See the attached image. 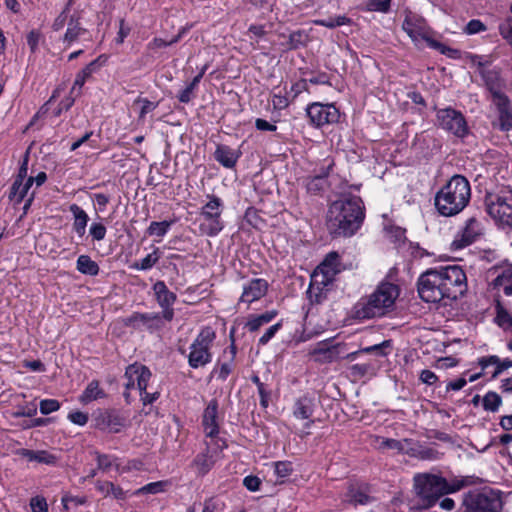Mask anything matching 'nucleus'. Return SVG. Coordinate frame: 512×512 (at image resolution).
Segmentation results:
<instances>
[{
	"label": "nucleus",
	"instance_id": "1",
	"mask_svg": "<svg viewBox=\"0 0 512 512\" xmlns=\"http://www.w3.org/2000/svg\"><path fill=\"white\" fill-rule=\"evenodd\" d=\"M365 218L360 197L349 196L334 201L327 212L326 226L333 237H350L362 225Z\"/></svg>",
	"mask_w": 512,
	"mask_h": 512
},
{
	"label": "nucleus",
	"instance_id": "2",
	"mask_svg": "<svg viewBox=\"0 0 512 512\" xmlns=\"http://www.w3.org/2000/svg\"><path fill=\"white\" fill-rule=\"evenodd\" d=\"M473 483L472 476L455 478L451 482L433 474H417L414 477L416 494L421 498L425 508L432 507L441 496L460 491Z\"/></svg>",
	"mask_w": 512,
	"mask_h": 512
},
{
	"label": "nucleus",
	"instance_id": "3",
	"mask_svg": "<svg viewBox=\"0 0 512 512\" xmlns=\"http://www.w3.org/2000/svg\"><path fill=\"white\" fill-rule=\"evenodd\" d=\"M471 187L466 177L456 174L436 193L435 207L440 215L459 214L469 203Z\"/></svg>",
	"mask_w": 512,
	"mask_h": 512
},
{
	"label": "nucleus",
	"instance_id": "4",
	"mask_svg": "<svg viewBox=\"0 0 512 512\" xmlns=\"http://www.w3.org/2000/svg\"><path fill=\"white\" fill-rule=\"evenodd\" d=\"M398 296L399 287L397 285L382 282L373 293L362 297L354 305V317L360 320L382 317L392 310Z\"/></svg>",
	"mask_w": 512,
	"mask_h": 512
},
{
	"label": "nucleus",
	"instance_id": "5",
	"mask_svg": "<svg viewBox=\"0 0 512 512\" xmlns=\"http://www.w3.org/2000/svg\"><path fill=\"white\" fill-rule=\"evenodd\" d=\"M389 346V341H383L381 344L362 348L358 351L346 353V345L334 342L333 339H327L318 342L310 352L316 362L331 363L343 357L353 361L360 354H376L377 356H385L384 348Z\"/></svg>",
	"mask_w": 512,
	"mask_h": 512
},
{
	"label": "nucleus",
	"instance_id": "6",
	"mask_svg": "<svg viewBox=\"0 0 512 512\" xmlns=\"http://www.w3.org/2000/svg\"><path fill=\"white\" fill-rule=\"evenodd\" d=\"M502 508L501 492L491 488H483L465 493L458 512H501Z\"/></svg>",
	"mask_w": 512,
	"mask_h": 512
},
{
	"label": "nucleus",
	"instance_id": "7",
	"mask_svg": "<svg viewBox=\"0 0 512 512\" xmlns=\"http://www.w3.org/2000/svg\"><path fill=\"white\" fill-rule=\"evenodd\" d=\"M484 201L486 212L498 226L512 227V189L509 186L486 193Z\"/></svg>",
	"mask_w": 512,
	"mask_h": 512
},
{
	"label": "nucleus",
	"instance_id": "8",
	"mask_svg": "<svg viewBox=\"0 0 512 512\" xmlns=\"http://www.w3.org/2000/svg\"><path fill=\"white\" fill-rule=\"evenodd\" d=\"M208 202L201 208L200 216L203 221L199 225L200 232L209 237L217 236L224 228L221 215L224 203L216 195H207Z\"/></svg>",
	"mask_w": 512,
	"mask_h": 512
},
{
	"label": "nucleus",
	"instance_id": "9",
	"mask_svg": "<svg viewBox=\"0 0 512 512\" xmlns=\"http://www.w3.org/2000/svg\"><path fill=\"white\" fill-rule=\"evenodd\" d=\"M216 334L210 327L201 329L197 337L190 345V352L187 356L191 368L204 367L212 361L211 347Z\"/></svg>",
	"mask_w": 512,
	"mask_h": 512
},
{
	"label": "nucleus",
	"instance_id": "10",
	"mask_svg": "<svg viewBox=\"0 0 512 512\" xmlns=\"http://www.w3.org/2000/svg\"><path fill=\"white\" fill-rule=\"evenodd\" d=\"M441 277V285L446 292L447 300H456L467 290V278L464 270L458 265L437 268Z\"/></svg>",
	"mask_w": 512,
	"mask_h": 512
},
{
	"label": "nucleus",
	"instance_id": "11",
	"mask_svg": "<svg viewBox=\"0 0 512 512\" xmlns=\"http://www.w3.org/2000/svg\"><path fill=\"white\" fill-rule=\"evenodd\" d=\"M418 294L423 301L428 303H438L447 300L437 268L429 269L419 277ZM444 305H447V302H444Z\"/></svg>",
	"mask_w": 512,
	"mask_h": 512
},
{
	"label": "nucleus",
	"instance_id": "12",
	"mask_svg": "<svg viewBox=\"0 0 512 512\" xmlns=\"http://www.w3.org/2000/svg\"><path fill=\"white\" fill-rule=\"evenodd\" d=\"M225 448L227 444L223 438H217L215 442L206 441L205 449L195 456L191 467L198 476L206 475L220 459V454Z\"/></svg>",
	"mask_w": 512,
	"mask_h": 512
},
{
	"label": "nucleus",
	"instance_id": "13",
	"mask_svg": "<svg viewBox=\"0 0 512 512\" xmlns=\"http://www.w3.org/2000/svg\"><path fill=\"white\" fill-rule=\"evenodd\" d=\"M436 120L441 129L456 137L463 138L469 132L467 121L463 113L452 107L438 109L436 112Z\"/></svg>",
	"mask_w": 512,
	"mask_h": 512
},
{
	"label": "nucleus",
	"instance_id": "14",
	"mask_svg": "<svg viewBox=\"0 0 512 512\" xmlns=\"http://www.w3.org/2000/svg\"><path fill=\"white\" fill-rule=\"evenodd\" d=\"M165 321V318L160 313L141 312H133L122 320L125 327L137 331H147L151 334L162 330L165 326Z\"/></svg>",
	"mask_w": 512,
	"mask_h": 512
},
{
	"label": "nucleus",
	"instance_id": "15",
	"mask_svg": "<svg viewBox=\"0 0 512 512\" xmlns=\"http://www.w3.org/2000/svg\"><path fill=\"white\" fill-rule=\"evenodd\" d=\"M306 114L315 127L334 124L339 121L340 112L333 104L314 102L307 106Z\"/></svg>",
	"mask_w": 512,
	"mask_h": 512
},
{
	"label": "nucleus",
	"instance_id": "16",
	"mask_svg": "<svg viewBox=\"0 0 512 512\" xmlns=\"http://www.w3.org/2000/svg\"><path fill=\"white\" fill-rule=\"evenodd\" d=\"M95 422L98 429L110 433L121 432L129 423L128 415L117 409L100 411L95 417Z\"/></svg>",
	"mask_w": 512,
	"mask_h": 512
},
{
	"label": "nucleus",
	"instance_id": "17",
	"mask_svg": "<svg viewBox=\"0 0 512 512\" xmlns=\"http://www.w3.org/2000/svg\"><path fill=\"white\" fill-rule=\"evenodd\" d=\"M483 227L480 221L471 217L467 219L463 229L455 236L451 246L454 250L463 249L476 242L482 235Z\"/></svg>",
	"mask_w": 512,
	"mask_h": 512
},
{
	"label": "nucleus",
	"instance_id": "18",
	"mask_svg": "<svg viewBox=\"0 0 512 512\" xmlns=\"http://www.w3.org/2000/svg\"><path fill=\"white\" fill-rule=\"evenodd\" d=\"M153 291L158 305L162 308V315L170 322L174 318L173 304L177 300L174 292L170 291L164 281H157L153 285Z\"/></svg>",
	"mask_w": 512,
	"mask_h": 512
},
{
	"label": "nucleus",
	"instance_id": "19",
	"mask_svg": "<svg viewBox=\"0 0 512 512\" xmlns=\"http://www.w3.org/2000/svg\"><path fill=\"white\" fill-rule=\"evenodd\" d=\"M490 273L495 276L491 283L493 288L505 296H512V264L494 266Z\"/></svg>",
	"mask_w": 512,
	"mask_h": 512
},
{
	"label": "nucleus",
	"instance_id": "20",
	"mask_svg": "<svg viewBox=\"0 0 512 512\" xmlns=\"http://www.w3.org/2000/svg\"><path fill=\"white\" fill-rule=\"evenodd\" d=\"M202 426L205 436L210 438V441L215 442L219 434L218 423V402L211 400L205 408L202 415Z\"/></svg>",
	"mask_w": 512,
	"mask_h": 512
},
{
	"label": "nucleus",
	"instance_id": "21",
	"mask_svg": "<svg viewBox=\"0 0 512 512\" xmlns=\"http://www.w3.org/2000/svg\"><path fill=\"white\" fill-rule=\"evenodd\" d=\"M492 103L496 107L498 117L497 126L501 131H510L512 129V103L505 96H497V99H493Z\"/></svg>",
	"mask_w": 512,
	"mask_h": 512
},
{
	"label": "nucleus",
	"instance_id": "22",
	"mask_svg": "<svg viewBox=\"0 0 512 512\" xmlns=\"http://www.w3.org/2000/svg\"><path fill=\"white\" fill-rule=\"evenodd\" d=\"M426 22L425 19L409 10L405 12V18L402 23V29L413 40L417 41L419 38L424 40L428 37L425 33Z\"/></svg>",
	"mask_w": 512,
	"mask_h": 512
},
{
	"label": "nucleus",
	"instance_id": "23",
	"mask_svg": "<svg viewBox=\"0 0 512 512\" xmlns=\"http://www.w3.org/2000/svg\"><path fill=\"white\" fill-rule=\"evenodd\" d=\"M268 286V282L265 279H252L247 285H244L239 302L249 305L261 299L267 293Z\"/></svg>",
	"mask_w": 512,
	"mask_h": 512
},
{
	"label": "nucleus",
	"instance_id": "24",
	"mask_svg": "<svg viewBox=\"0 0 512 512\" xmlns=\"http://www.w3.org/2000/svg\"><path fill=\"white\" fill-rule=\"evenodd\" d=\"M125 378H133L137 381V388L141 393L147 391L149 380L152 376L150 369L142 364L134 363L126 368Z\"/></svg>",
	"mask_w": 512,
	"mask_h": 512
},
{
	"label": "nucleus",
	"instance_id": "25",
	"mask_svg": "<svg viewBox=\"0 0 512 512\" xmlns=\"http://www.w3.org/2000/svg\"><path fill=\"white\" fill-rule=\"evenodd\" d=\"M107 61V57L105 55H100L95 60L91 61L88 65H86L82 70H80L75 77L73 87L71 89V94L75 93L76 89L78 92L81 90L87 79L97 72L101 66H103Z\"/></svg>",
	"mask_w": 512,
	"mask_h": 512
},
{
	"label": "nucleus",
	"instance_id": "26",
	"mask_svg": "<svg viewBox=\"0 0 512 512\" xmlns=\"http://www.w3.org/2000/svg\"><path fill=\"white\" fill-rule=\"evenodd\" d=\"M240 156L241 151L232 149L224 144H218L214 152V159L228 169H232L236 166Z\"/></svg>",
	"mask_w": 512,
	"mask_h": 512
},
{
	"label": "nucleus",
	"instance_id": "27",
	"mask_svg": "<svg viewBox=\"0 0 512 512\" xmlns=\"http://www.w3.org/2000/svg\"><path fill=\"white\" fill-rule=\"evenodd\" d=\"M236 353L237 348L234 344V340H232L231 345L223 353L224 361L219 364V368H214L212 374H217L218 378L223 381L226 380L230 373L233 371V363L236 357Z\"/></svg>",
	"mask_w": 512,
	"mask_h": 512
},
{
	"label": "nucleus",
	"instance_id": "28",
	"mask_svg": "<svg viewBox=\"0 0 512 512\" xmlns=\"http://www.w3.org/2000/svg\"><path fill=\"white\" fill-rule=\"evenodd\" d=\"M17 455L26 458L30 462H37L46 465H55L57 457L45 450H30L21 448L17 450Z\"/></svg>",
	"mask_w": 512,
	"mask_h": 512
},
{
	"label": "nucleus",
	"instance_id": "29",
	"mask_svg": "<svg viewBox=\"0 0 512 512\" xmlns=\"http://www.w3.org/2000/svg\"><path fill=\"white\" fill-rule=\"evenodd\" d=\"M478 364L482 370H485L490 365H494L495 369L491 375V378L496 379L504 370L512 367V360L508 358L501 360L498 356L491 355L479 358Z\"/></svg>",
	"mask_w": 512,
	"mask_h": 512
},
{
	"label": "nucleus",
	"instance_id": "30",
	"mask_svg": "<svg viewBox=\"0 0 512 512\" xmlns=\"http://www.w3.org/2000/svg\"><path fill=\"white\" fill-rule=\"evenodd\" d=\"M69 211L73 215L72 228L78 237L82 238L86 233L89 216L84 209L75 203L69 206Z\"/></svg>",
	"mask_w": 512,
	"mask_h": 512
},
{
	"label": "nucleus",
	"instance_id": "31",
	"mask_svg": "<svg viewBox=\"0 0 512 512\" xmlns=\"http://www.w3.org/2000/svg\"><path fill=\"white\" fill-rule=\"evenodd\" d=\"M81 15L74 13L70 16L67 23V30L64 34L63 41L68 45L72 44L80 38L81 35L86 33V29L81 26Z\"/></svg>",
	"mask_w": 512,
	"mask_h": 512
},
{
	"label": "nucleus",
	"instance_id": "32",
	"mask_svg": "<svg viewBox=\"0 0 512 512\" xmlns=\"http://www.w3.org/2000/svg\"><path fill=\"white\" fill-rule=\"evenodd\" d=\"M481 75L486 88L491 94V101H493V99H497V96H505L501 90V80L497 71L482 70Z\"/></svg>",
	"mask_w": 512,
	"mask_h": 512
},
{
	"label": "nucleus",
	"instance_id": "33",
	"mask_svg": "<svg viewBox=\"0 0 512 512\" xmlns=\"http://www.w3.org/2000/svg\"><path fill=\"white\" fill-rule=\"evenodd\" d=\"M331 170V164L325 169V172L317 173L314 176L308 177L304 180V185L309 194L317 195L323 192L327 186V180Z\"/></svg>",
	"mask_w": 512,
	"mask_h": 512
},
{
	"label": "nucleus",
	"instance_id": "34",
	"mask_svg": "<svg viewBox=\"0 0 512 512\" xmlns=\"http://www.w3.org/2000/svg\"><path fill=\"white\" fill-rule=\"evenodd\" d=\"M318 269L327 279L332 278L340 272V256L337 252L332 251L326 255Z\"/></svg>",
	"mask_w": 512,
	"mask_h": 512
},
{
	"label": "nucleus",
	"instance_id": "35",
	"mask_svg": "<svg viewBox=\"0 0 512 512\" xmlns=\"http://www.w3.org/2000/svg\"><path fill=\"white\" fill-rule=\"evenodd\" d=\"M380 364L377 360H368L363 363L353 364L349 370L350 374L356 378H362L365 376H374L379 369Z\"/></svg>",
	"mask_w": 512,
	"mask_h": 512
},
{
	"label": "nucleus",
	"instance_id": "36",
	"mask_svg": "<svg viewBox=\"0 0 512 512\" xmlns=\"http://www.w3.org/2000/svg\"><path fill=\"white\" fill-rule=\"evenodd\" d=\"M314 410V402L308 396H302L294 404L293 414L298 419H309Z\"/></svg>",
	"mask_w": 512,
	"mask_h": 512
},
{
	"label": "nucleus",
	"instance_id": "37",
	"mask_svg": "<svg viewBox=\"0 0 512 512\" xmlns=\"http://www.w3.org/2000/svg\"><path fill=\"white\" fill-rule=\"evenodd\" d=\"M95 487L104 497L112 495L117 500H124L126 498V493L123 489L110 481H97Z\"/></svg>",
	"mask_w": 512,
	"mask_h": 512
},
{
	"label": "nucleus",
	"instance_id": "38",
	"mask_svg": "<svg viewBox=\"0 0 512 512\" xmlns=\"http://www.w3.org/2000/svg\"><path fill=\"white\" fill-rule=\"evenodd\" d=\"M495 310V322L497 325L512 333V315L504 308L499 300H496Z\"/></svg>",
	"mask_w": 512,
	"mask_h": 512
},
{
	"label": "nucleus",
	"instance_id": "39",
	"mask_svg": "<svg viewBox=\"0 0 512 512\" xmlns=\"http://www.w3.org/2000/svg\"><path fill=\"white\" fill-rule=\"evenodd\" d=\"M77 270L85 275L96 276L99 273L98 264L88 255H80L77 259Z\"/></svg>",
	"mask_w": 512,
	"mask_h": 512
},
{
	"label": "nucleus",
	"instance_id": "40",
	"mask_svg": "<svg viewBox=\"0 0 512 512\" xmlns=\"http://www.w3.org/2000/svg\"><path fill=\"white\" fill-rule=\"evenodd\" d=\"M277 316L276 310L266 311L265 313L257 316H252L247 324L246 327L250 332L257 331L261 326L271 322L275 317Z\"/></svg>",
	"mask_w": 512,
	"mask_h": 512
},
{
	"label": "nucleus",
	"instance_id": "41",
	"mask_svg": "<svg viewBox=\"0 0 512 512\" xmlns=\"http://www.w3.org/2000/svg\"><path fill=\"white\" fill-rule=\"evenodd\" d=\"M317 26H323L329 29H334L343 25H350L352 20L345 15H337L334 17H328L325 19H316L313 21Z\"/></svg>",
	"mask_w": 512,
	"mask_h": 512
},
{
	"label": "nucleus",
	"instance_id": "42",
	"mask_svg": "<svg viewBox=\"0 0 512 512\" xmlns=\"http://www.w3.org/2000/svg\"><path fill=\"white\" fill-rule=\"evenodd\" d=\"M169 486V481L161 480L148 483L134 491L133 495L139 496L144 494H159L165 492Z\"/></svg>",
	"mask_w": 512,
	"mask_h": 512
},
{
	"label": "nucleus",
	"instance_id": "43",
	"mask_svg": "<svg viewBox=\"0 0 512 512\" xmlns=\"http://www.w3.org/2000/svg\"><path fill=\"white\" fill-rule=\"evenodd\" d=\"M160 259L159 248H155L152 253L148 254L146 257L137 261L131 265V268L136 270H149L151 269Z\"/></svg>",
	"mask_w": 512,
	"mask_h": 512
},
{
	"label": "nucleus",
	"instance_id": "44",
	"mask_svg": "<svg viewBox=\"0 0 512 512\" xmlns=\"http://www.w3.org/2000/svg\"><path fill=\"white\" fill-rule=\"evenodd\" d=\"M501 404V396L494 391L487 392L482 399V406L485 411L497 412Z\"/></svg>",
	"mask_w": 512,
	"mask_h": 512
},
{
	"label": "nucleus",
	"instance_id": "45",
	"mask_svg": "<svg viewBox=\"0 0 512 512\" xmlns=\"http://www.w3.org/2000/svg\"><path fill=\"white\" fill-rule=\"evenodd\" d=\"M424 40L430 48L439 51L443 55H446L453 59L459 57L460 52L457 49L450 48V47L446 46L445 44H443L429 36L424 37Z\"/></svg>",
	"mask_w": 512,
	"mask_h": 512
},
{
	"label": "nucleus",
	"instance_id": "46",
	"mask_svg": "<svg viewBox=\"0 0 512 512\" xmlns=\"http://www.w3.org/2000/svg\"><path fill=\"white\" fill-rule=\"evenodd\" d=\"M172 224H173V221H167V220H164L161 222L152 221L150 223V225L148 226L146 233L149 236H157V237L162 238L167 234V232L169 231Z\"/></svg>",
	"mask_w": 512,
	"mask_h": 512
},
{
	"label": "nucleus",
	"instance_id": "47",
	"mask_svg": "<svg viewBox=\"0 0 512 512\" xmlns=\"http://www.w3.org/2000/svg\"><path fill=\"white\" fill-rule=\"evenodd\" d=\"M104 396V392L99 388V382L96 380L91 381L84 390L81 400L83 402H91Z\"/></svg>",
	"mask_w": 512,
	"mask_h": 512
},
{
	"label": "nucleus",
	"instance_id": "48",
	"mask_svg": "<svg viewBox=\"0 0 512 512\" xmlns=\"http://www.w3.org/2000/svg\"><path fill=\"white\" fill-rule=\"evenodd\" d=\"M308 41V35L303 30H297L289 35L288 46L289 49L295 50L301 46H305Z\"/></svg>",
	"mask_w": 512,
	"mask_h": 512
},
{
	"label": "nucleus",
	"instance_id": "49",
	"mask_svg": "<svg viewBox=\"0 0 512 512\" xmlns=\"http://www.w3.org/2000/svg\"><path fill=\"white\" fill-rule=\"evenodd\" d=\"M391 2L392 0H368L366 6L368 11L388 13Z\"/></svg>",
	"mask_w": 512,
	"mask_h": 512
},
{
	"label": "nucleus",
	"instance_id": "50",
	"mask_svg": "<svg viewBox=\"0 0 512 512\" xmlns=\"http://www.w3.org/2000/svg\"><path fill=\"white\" fill-rule=\"evenodd\" d=\"M372 498L362 490H350L349 502L354 505H366L370 503Z\"/></svg>",
	"mask_w": 512,
	"mask_h": 512
},
{
	"label": "nucleus",
	"instance_id": "51",
	"mask_svg": "<svg viewBox=\"0 0 512 512\" xmlns=\"http://www.w3.org/2000/svg\"><path fill=\"white\" fill-rule=\"evenodd\" d=\"M142 103V107L138 116L139 120H144L145 116L149 113L155 110L158 106V102L154 103L146 98L138 97L134 104Z\"/></svg>",
	"mask_w": 512,
	"mask_h": 512
},
{
	"label": "nucleus",
	"instance_id": "52",
	"mask_svg": "<svg viewBox=\"0 0 512 512\" xmlns=\"http://www.w3.org/2000/svg\"><path fill=\"white\" fill-rule=\"evenodd\" d=\"M96 460H97V468L102 470L103 472H107L113 466L116 458H114L113 456L108 455V454H101V453L97 452Z\"/></svg>",
	"mask_w": 512,
	"mask_h": 512
},
{
	"label": "nucleus",
	"instance_id": "53",
	"mask_svg": "<svg viewBox=\"0 0 512 512\" xmlns=\"http://www.w3.org/2000/svg\"><path fill=\"white\" fill-rule=\"evenodd\" d=\"M275 474L279 478H286L293 472V466L290 461H278L274 463Z\"/></svg>",
	"mask_w": 512,
	"mask_h": 512
},
{
	"label": "nucleus",
	"instance_id": "54",
	"mask_svg": "<svg viewBox=\"0 0 512 512\" xmlns=\"http://www.w3.org/2000/svg\"><path fill=\"white\" fill-rule=\"evenodd\" d=\"M27 194V187L23 186V181L15 179L11 187L10 196L15 198L17 202H21Z\"/></svg>",
	"mask_w": 512,
	"mask_h": 512
},
{
	"label": "nucleus",
	"instance_id": "55",
	"mask_svg": "<svg viewBox=\"0 0 512 512\" xmlns=\"http://www.w3.org/2000/svg\"><path fill=\"white\" fill-rule=\"evenodd\" d=\"M60 403L56 399H44L40 401L39 409L41 414L48 415L59 410Z\"/></svg>",
	"mask_w": 512,
	"mask_h": 512
},
{
	"label": "nucleus",
	"instance_id": "56",
	"mask_svg": "<svg viewBox=\"0 0 512 512\" xmlns=\"http://www.w3.org/2000/svg\"><path fill=\"white\" fill-rule=\"evenodd\" d=\"M107 229L100 222H93L89 228V234L93 240L101 241L106 236Z\"/></svg>",
	"mask_w": 512,
	"mask_h": 512
},
{
	"label": "nucleus",
	"instance_id": "57",
	"mask_svg": "<svg viewBox=\"0 0 512 512\" xmlns=\"http://www.w3.org/2000/svg\"><path fill=\"white\" fill-rule=\"evenodd\" d=\"M73 1L74 0H69L68 3L66 4V7L65 9L56 17V19L54 20L53 24H52V29L54 31H59L61 30L65 23H66V20H67V15H66V12L70 9V7L72 6L73 4Z\"/></svg>",
	"mask_w": 512,
	"mask_h": 512
},
{
	"label": "nucleus",
	"instance_id": "58",
	"mask_svg": "<svg viewBox=\"0 0 512 512\" xmlns=\"http://www.w3.org/2000/svg\"><path fill=\"white\" fill-rule=\"evenodd\" d=\"M486 29L487 28L482 21H480L478 19H472L467 23L464 31H465V33H467L469 35H473V34H477V33L486 31Z\"/></svg>",
	"mask_w": 512,
	"mask_h": 512
},
{
	"label": "nucleus",
	"instance_id": "59",
	"mask_svg": "<svg viewBox=\"0 0 512 512\" xmlns=\"http://www.w3.org/2000/svg\"><path fill=\"white\" fill-rule=\"evenodd\" d=\"M180 36L174 37L171 41H165L162 38H154L151 42L148 43L147 47L150 50H156L164 47H168L173 45L179 41Z\"/></svg>",
	"mask_w": 512,
	"mask_h": 512
},
{
	"label": "nucleus",
	"instance_id": "60",
	"mask_svg": "<svg viewBox=\"0 0 512 512\" xmlns=\"http://www.w3.org/2000/svg\"><path fill=\"white\" fill-rule=\"evenodd\" d=\"M32 512H48V505L44 497L36 496L30 500Z\"/></svg>",
	"mask_w": 512,
	"mask_h": 512
},
{
	"label": "nucleus",
	"instance_id": "61",
	"mask_svg": "<svg viewBox=\"0 0 512 512\" xmlns=\"http://www.w3.org/2000/svg\"><path fill=\"white\" fill-rule=\"evenodd\" d=\"M281 328V323H276L270 326L266 332L259 338L260 345H266L276 334V332Z\"/></svg>",
	"mask_w": 512,
	"mask_h": 512
},
{
	"label": "nucleus",
	"instance_id": "62",
	"mask_svg": "<svg viewBox=\"0 0 512 512\" xmlns=\"http://www.w3.org/2000/svg\"><path fill=\"white\" fill-rule=\"evenodd\" d=\"M243 485L252 492L258 491L261 486V480L257 476L249 475L243 480Z\"/></svg>",
	"mask_w": 512,
	"mask_h": 512
},
{
	"label": "nucleus",
	"instance_id": "63",
	"mask_svg": "<svg viewBox=\"0 0 512 512\" xmlns=\"http://www.w3.org/2000/svg\"><path fill=\"white\" fill-rule=\"evenodd\" d=\"M68 419L79 426H84L88 422V415L81 411H74L68 414Z\"/></svg>",
	"mask_w": 512,
	"mask_h": 512
},
{
	"label": "nucleus",
	"instance_id": "64",
	"mask_svg": "<svg viewBox=\"0 0 512 512\" xmlns=\"http://www.w3.org/2000/svg\"><path fill=\"white\" fill-rule=\"evenodd\" d=\"M307 294L309 296V299L311 303L314 304H320L325 298V295L322 293V291L317 287L314 288L313 285H310Z\"/></svg>",
	"mask_w": 512,
	"mask_h": 512
}]
</instances>
